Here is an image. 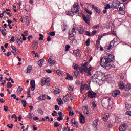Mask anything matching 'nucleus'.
Segmentation results:
<instances>
[{
  "label": "nucleus",
  "mask_w": 131,
  "mask_h": 131,
  "mask_svg": "<svg viewBox=\"0 0 131 131\" xmlns=\"http://www.w3.org/2000/svg\"><path fill=\"white\" fill-rule=\"evenodd\" d=\"M113 61H114V56L111 54H107V56L101 57L100 66L106 69V70H109L112 67L110 63L113 62Z\"/></svg>",
  "instance_id": "f257e3e1"
},
{
  "label": "nucleus",
  "mask_w": 131,
  "mask_h": 131,
  "mask_svg": "<svg viewBox=\"0 0 131 131\" xmlns=\"http://www.w3.org/2000/svg\"><path fill=\"white\" fill-rule=\"evenodd\" d=\"M110 98L108 97L103 98L101 101L103 107L104 108H108V109H112V106L109 104V103H110Z\"/></svg>",
  "instance_id": "f03ea898"
},
{
  "label": "nucleus",
  "mask_w": 131,
  "mask_h": 131,
  "mask_svg": "<svg viewBox=\"0 0 131 131\" xmlns=\"http://www.w3.org/2000/svg\"><path fill=\"white\" fill-rule=\"evenodd\" d=\"M92 80L93 82H98V80H102L101 72H96L94 75L92 76Z\"/></svg>",
  "instance_id": "7ed1b4c3"
},
{
  "label": "nucleus",
  "mask_w": 131,
  "mask_h": 131,
  "mask_svg": "<svg viewBox=\"0 0 131 131\" xmlns=\"http://www.w3.org/2000/svg\"><path fill=\"white\" fill-rule=\"evenodd\" d=\"M79 8L80 7L79 6V5L78 3H74V4L73 5V7L71 8L72 12L73 14H76V13H78L79 12Z\"/></svg>",
  "instance_id": "20e7f679"
},
{
  "label": "nucleus",
  "mask_w": 131,
  "mask_h": 131,
  "mask_svg": "<svg viewBox=\"0 0 131 131\" xmlns=\"http://www.w3.org/2000/svg\"><path fill=\"white\" fill-rule=\"evenodd\" d=\"M41 82L42 86L46 85V83H49V82H51V78L49 77H43L41 79Z\"/></svg>",
  "instance_id": "39448f33"
},
{
  "label": "nucleus",
  "mask_w": 131,
  "mask_h": 131,
  "mask_svg": "<svg viewBox=\"0 0 131 131\" xmlns=\"http://www.w3.org/2000/svg\"><path fill=\"white\" fill-rule=\"evenodd\" d=\"M71 122L74 127L78 128V122L75 119V118H73L71 120Z\"/></svg>",
  "instance_id": "423d86ee"
},
{
  "label": "nucleus",
  "mask_w": 131,
  "mask_h": 131,
  "mask_svg": "<svg viewBox=\"0 0 131 131\" xmlns=\"http://www.w3.org/2000/svg\"><path fill=\"white\" fill-rule=\"evenodd\" d=\"M96 96H97V93L94 92V91H89L88 92L89 98H92L93 99L94 98H96Z\"/></svg>",
  "instance_id": "0eeeda50"
},
{
  "label": "nucleus",
  "mask_w": 131,
  "mask_h": 131,
  "mask_svg": "<svg viewBox=\"0 0 131 131\" xmlns=\"http://www.w3.org/2000/svg\"><path fill=\"white\" fill-rule=\"evenodd\" d=\"M113 47H114V43H113V41H111V42L110 43V45L105 46L104 49L106 51H109L111 50V49H112Z\"/></svg>",
  "instance_id": "6e6552de"
},
{
  "label": "nucleus",
  "mask_w": 131,
  "mask_h": 131,
  "mask_svg": "<svg viewBox=\"0 0 131 131\" xmlns=\"http://www.w3.org/2000/svg\"><path fill=\"white\" fill-rule=\"evenodd\" d=\"M113 47H114V43H113V41H111V42L110 43V45L105 46L104 49L106 51H109L111 50V49H112Z\"/></svg>",
  "instance_id": "1a4fd4ad"
},
{
  "label": "nucleus",
  "mask_w": 131,
  "mask_h": 131,
  "mask_svg": "<svg viewBox=\"0 0 131 131\" xmlns=\"http://www.w3.org/2000/svg\"><path fill=\"white\" fill-rule=\"evenodd\" d=\"M119 94H120V91L118 90H114L112 92L113 97H117V96H119Z\"/></svg>",
  "instance_id": "9d476101"
},
{
  "label": "nucleus",
  "mask_w": 131,
  "mask_h": 131,
  "mask_svg": "<svg viewBox=\"0 0 131 131\" xmlns=\"http://www.w3.org/2000/svg\"><path fill=\"white\" fill-rule=\"evenodd\" d=\"M84 90H86V91H89V90H90V87L87 84L83 85V84L81 83V91H83Z\"/></svg>",
  "instance_id": "9b49d317"
},
{
  "label": "nucleus",
  "mask_w": 131,
  "mask_h": 131,
  "mask_svg": "<svg viewBox=\"0 0 131 131\" xmlns=\"http://www.w3.org/2000/svg\"><path fill=\"white\" fill-rule=\"evenodd\" d=\"M127 128L126 124H122L120 126L119 129L120 131H125Z\"/></svg>",
  "instance_id": "f8f14e48"
},
{
  "label": "nucleus",
  "mask_w": 131,
  "mask_h": 131,
  "mask_svg": "<svg viewBox=\"0 0 131 131\" xmlns=\"http://www.w3.org/2000/svg\"><path fill=\"white\" fill-rule=\"evenodd\" d=\"M99 121H100V120H99V119H96L95 120H94L93 122V126L95 129H97V126H98V123H99Z\"/></svg>",
  "instance_id": "ddd939ff"
},
{
  "label": "nucleus",
  "mask_w": 131,
  "mask_h": 131,
  "mask_svg": "<svg viewBox=\"0 0 131 131\" xmlns=\"http://www.w3.org/2000/svg\"><path fill=\"white\" fill-rule=\"evenodd\" d=\"M80 122L82 124L85 122V117L82 114H80Z\"/></svg>",
  "instance_id": "4468645a"
},
{
  "label": "nucleus",
  "mask_w": 131,
  "mask_h": 131,
  "mask_svg": "<svg viewBox=\"0 0 131 131\" xmlns=\"http://www.w3.org/2000/svg\"><path fill=\"white\" fill-rule=\"evenodd\" d=\"M83 112L85 115L89 116L90 114V112L89 111V108L86 106L83 107Z\"/></svg>",
  "instance_id": "2eb2a0df"
},
{
  "label": "nucleus",
  "mask_w": 131,
  "mask_h": 131,
  "mask_svg": "<svg viewBox=\"0 0 131 131\" xmlns=\"http://www.w3.org/2000/svg\"><path fill=\"white\" fill-rule=\"evenodd\" d=\"M62 100L64 102H69L70 101V96L69 94H67L64 96L62 99Z\"/></svg>",
  "instance_id": "dca6fc26"
},
{
  "label": "nucleus",
  "mask_w": 131,
  "mask_h": 131,
  "mask_svg": "<svg viewBox=\"0 0 131 131\" xmlns=\"http://www.w3.org/2000/svg\"><path fill=\"white\" fill-rule=\"evenodd\" d=\"M0 31L2 32L3 35L4 36H7V33H6L7 30L5 28V27L2 26L1 29H0Z\"/></svg>",
  "instance_id": "f3484780"
},
{
  "label": "nucleus",
  "mask_w": 131,
  "mask_h": 131,
  "mask_svg": "<svg viewBox=\"0 0 131 131\" xmlns=\"http://www.w3.org/2000/svg\"><path fill=\"white\" fill-rule=\"evenodd\" d=\"M31 91H34L35 89V81L33 80L31 81Z\"/></svg>",
  "instance_id": "a211bd4d"
},
{
  "label": "nucleus",
  "mask_w": 131,
  "mask_h": 131,
  "mask_svg": "<svg viewBox=\"0 0 131 131\" xmlns=\"http://www.w3.org/2000/svg\"><path fill=\"white\" fill-rule=\"evenodd\" d=\"M83 20L85 22V23H87V24H90V18L89 17H85V15H83Z\"/></svg>",
  "instance_id": "6ab92c4d"
},
{
  "label": "nucleus",
  "mask_w": 131,
  "mask_h": 131,
  "mask_svg": "<svg viewBox=\"0 0 131 131\" xmlns=\"http://www.w3.org/2000/svg\"><path fill=\"white\" fill-rule=\"evenodd\" d=\"M69 39L71 41L74 40V34H73V33H71L69 35Z\"/></svg>",
  "instance_id": "aec40b11"
},
{
  "label": "nucleus",
  "mask_w": 131,
  "mask_h": 131,
  "mask_svg": "<svg viewBox=\"0 0 131 131\" xmlns=\"http://www.w3.org/2000/svg\"><path fill=\"white\" fill-rule=\"evenodd\" d=\"M46 99H47V96L46 95H43L42 96H40L38 98V100L39 101H42L43 100H46Z\"/></svg>",
  "instance_id": "412c9836"
},
{
  "label": "nucleus",
  "mask_w": 131,
  "mask_h": 131,
  "mask_svg": "<svg viewBox=\"0 0 131 131\" xmlns=\"http://www.w3.org/2000/svg\"><path fill=\"white\" fill-rule=\"evenodd\" d=\"M48 63L50 65H55V64H56V61H55V60H53L52 58H49L48 59Z\"/></svg>",
  "instance_id": "4be33fe9"
},
{
  "label": "nucleus",
  "mask_w": 131,
  "mask_h": 131,
  "mask_svg": "<svg viewBox=\"0 0 131 131\" xmlns=\"http://www.w3.org/2000/svg\"><path fill=\"white\" fill-rule=\"evenodd\" d=\"M32 70V67L31 66H28L27 68L26 73H30Z\"/></svg>",
  "instance_id": "5701e85b"
},
{
  "label": "nucleus",
  "mask_w": 131,
  "mask_h": 131,
  "mask_svg": "<svg viewBox=\"0 0 131 131\" xmlns=\"http://www.w3.org/2000/svg\"><path fill=\"white\" fill-rule=\"evenodd\" d=\"M45 62V59H40L39 61L38 62V64L39 66V67H42V64H43V62Z\"/></svg>",
  "instance_id": "b1692460"
},
{
  "label": "nucleus",
  "mask_w": 131,
  "mask_h": 131,
  "mask_svg": "<svg viewBox=\"0 0 131 131\" xmlns=\"http://www.w3.org/2000/svg\"><path fill=\"white\" fill-rule=\"evenodd\" d=\"M78 30L80 34H82L84 32V29L82 28H79Z\"/></svg>",
  "instance_id": "393cba45"
},
{
  "label": "nucleus",
  "mask_w": 131,
  "mask_h": 131,
  "mask_svg": "<svg viewBox=\"0 0 131 131\" xmlns=\"http://www.w3.org/2000/svg\"><path fill=\"white\" fill-rule=\"evenodd\" d=\"M66 15H67L68 16H73V12H72V10H71V11H66Z\"/></svg>",
  "instance_id": "a878e982"
},
{
  "label": "nucleus",
  "mask_w": 131,
  "mask_h": 131,
  "mask_svg": "<svg viewBox=\"0 0 131 131\" xmlns=\"http://www.w3.org/2000/svg\"><path fill=\"white\" fill-rule=\"evenodd\" d=\"M56 73H57L58 74V75H64L63 71H62L60 70H57L56 71Z\"/></svg>",
  "instance_id": "bb28decb"
},
{
  "label": "nucleus",
  "mask_w": 131,
  "mask_h": 131,
  "mask_svg": "<svg viewBox=\"0 0 131 131\" xmlns=\"http://www.w3.org/2000/svg\"><path fill=\"white\" fill-rule=\"evenodd\" d=\"M108 118H109V114H106L103 117V120L104 121H107L108 120Z\"/></svg>",
  "instance_id": "cd10ccee"
},
{
  "label": "nucleus",
  "mask_w": 131,
  "mask_h": 131,
  "mask_svg": "<svg viewBox=\"0 0 131 131\" xmlns=\"http://www.w3.org/2000/svg\"><path fill=\"white\" fill-rule=\"evenodd\" d=\"M79 70H80L81 73L83 72H85V71H86V69H85V68H83V67H79Z\"/></svg>",
  "instance_id": "c85d7f7f"
},
{
  "label": "nucleus",
  "mask_w": 131,
  "mask_h": 131,
  "mask_svg": "<svg viewBox=\"0 0 131 131\" xmlns=\"http://www.w3.org/2000/svg\"><path fill=\"white\" fill-rule=\"evenodd\" d=\"M26 20V23H27V25H29V17L28 16H26L24 18Z\"/></svg>",
  "instance_id": "c756f323"
},
{
  "label": "nucleus",
  "mask_w": 131,
  "mask_h": 131,
  "mask_svg": "<svg viewBox=\"0 0 131 131\" xmlns=\"http://www.w3.org/2000/svg\"><path fill=\"white\" fill-rule=\"evenodd\" d=\"M57 102L58 103V105H62V104H63L62 98L57 99Z\"/></svg>",
  "instance_id": "7c9ffc66"
},
{
  "label": "nucleus",
  "mask_w": 131,
  "mask_h": 131,
  "mask_svg": "<svg viewBox=\"0 0 131 131\" xmlns=\"http://www.w3.org/2000/svg\"><path fill=\"white\" fill-rule=\"evenodd\" d=\"M88 62H85V63H83L81 64V66H82V67L87 69H88Z\"/></svg>",
  "instance_id": "2f4dec72"
},
{
  "label": "nucleus",
  "mask_w": 131,
  "mask_h": 131,
  "mask_svg": "<svg viewBox=\"0 0 131 131\" xmlns=\"http://www.w3.org/2000/svg\"><path fill=\"white\" fill-rule=\"evenodd\" d=\"M21 103L23 104V107H26V105H27V103L26 102V101L25 100H22Z\"/></svg>",
  "instance_id": "473e14b6"
},
{
  "label": "nucleus",
  "mask_w": 131,
  "mask_h": 131,
  "mask_svg": "<svg viewBox=\"0 0 131 131\" xmlns=\"http://www.w3.org/2000/svg\"><path fill=\"white\" fill-rule=\"evenodd\" d=\"M37 111L38 113H39V114H41V115H43V111H42V110L38 108L37 110Z\"/></svg>",
  "instance_id": "72a5a7b5"
},
{
  "label": "nucleus",
  "mask_w": 131,
  "mask_h": 131,
  "mask_svg": "<svg viewBox=\"0 0 131 131\" xmlns=\"http://www.w3.org/2000/svg\"><path fill=\"white\" fill-rule=\"evenodd\" d=\"M85 11L86 12V13H87L89 15H92V14H93V12L90 11L89 9L86 8L85 9Z\"/></svg>",
  "instance_id": "f704fd0d"
},
{
  "label": "nucleus",
  "mask_w": 131,
  "mask_h": 131,
  "mask_svg": "<svg viewBox=\"0 0 131 131\" xmlns=\"http://www.w3.org/2000/svg\"><path fill=\"white\" fill-rule=\"evenodd\" d=\"M62 131H70V127L67 126V127H63L62 128Z\"/></svg>",
  "instance_id": "c9c22d12"
},
{
  "label": "nucleus",
  "mask_w": 131,
  "mask_h": 131,
  "mask_svg": "<svg viewBox=\"0 0 131 131\" xmlns=\"http://www.w3.org/2000/svg\"><path fill=\"white\" fill-rule=\"evenodd\" d=\"M5 79L6 80H7V81H11V80L12 83H14L15 82L14 81V80L13 79H12V77H9V79H7L6 78H5Z\"/></svg>",
  "instance_id": "e433bc0d"
},
{
  "label": "nucleus",
  "mask_w": 131,
  "mask_h": 131,
  "mask_svg": "<svg viewBox=\"0 0 131 131\" xmlns=\"http://www.w3.org/2000/svg\"><path fill=\"white\" fill-rule=\"evenodd\" d=\"M67 78V79H70V80H73V77L70 75H68Z\"/></svg>",
  "instance_id": "4c0bfd02"
},
{
  "label": "nucleus",
  "mask_w": 131,
  "mask_h": 131,
  "mask_svg": "<svg viewBox=\"0 0 131 131\" xmlns=\"http://www.w3.org/2000/svg\"><path fill=\"white\" fill-rule=\"evenodd\" d=\"M90 42H91V40L90 39V38H88L86 41V46H87V47H89V46H90Z\"/></svg>",
  "instance_id": "58836bf2"
},
{
  "label": "nucleus",
  "mask_w": 131,
  "mask_h": 131,
  "mask_svg": "<svg viewBox=\"0 0 131 131\" xmlns=\"http://www.w3.org/2000/svg\"><path fill=\"white\" fill-rule=\"evenodd\" d=\"M96 13H98V14H100V13H101V9H99L98 7H96L95 9Z\"/></svg>",
  "instance_id": "ea45409f"
},
{
  "label": "nucleus",
  "mask_w": 131,
  "mask_h": 131,
  "mask_svg": "<svg viewBox=\"0 0 131 131\" xmlns=\"http://www.w3.org/2000/svg\"><path fill=\"white\" fill-rule=\"evenodd\" d=\"M85 72L87 73L88 75H89V76H91V75H92V73H91V71H88V68L86 69V71H85Z\"/></svg>",
  "instance_id": "a19ab883"
},
{
  "label": "nucleus",
  "mask_w": 131,
  "mask_h": 131,
  "mask_svg": "<svg viewBox=\"0 0 131 131\" xmlns=\"http://www.w3.org/2000/svg\"><path fill=\"white\" fill-rule=\"evenodd\" d=\"M22 39L17 40V43H18V46H22Z\"/></svg>",
  "instance_id": "79ce46f5"
},
{
  "label": "nucleus",
  "mask_w": 131,
  "mask_h": 131,
  "mask_svg": "<svg viewBox=\"0 0 131 131\" xmlns=\"http://www.w3.org/2000/svg\"><path fill=\"white\" fill-rule=\"evenodd\" d=\"M18 93H22V88L20 86H18V88H17V90Z\"/></svg>",
  "instance_id": "37998d69"
},
{
  "label": "nucleus",
  "mask_w": 131,
  "mask_h": 131,
  "mask_svg": "<svg viewBox=\"0 0 131 131\" xmlns=\"http://www.w3.org/2000/svg\"><path fill=\"white\" fill-rule=\"evenodd\" d=\"M33 45L35 49H37V47H38V43L37 42H34Z\"/></svg>",
  "instance_id": "c03bdc74"
},
{
  "label": "nucleus",
  "mask_w": 131,
  "mask_h": 131,
  "mask_svg": "<svg viewBox=\"0 0 131 131\" xmlns=\"http://www.w3.org/2000/svg\"><path fill=\"white\" fill-rule=\"evenodd\" d=\"M69 49H70V45H68L66 46V52H68V51H69Z\"/></svg>",
  "instance_id": "a18cd8bd"
},
{
  "label": "nucleus",
  "mask_w": 131,
  "mask_h": 131,
  "mask_svg": "<svg viewBox=\"0 0 131 131\" xmlns=\"http://www.w3.org/2000/svg\"><path fill=\"white\" fill-rule=\"evenodd\" d=\"M54 94H55V95H58V94H60V90L59 89L55 90Z\"/></svg>",
  "instance_id": "49530a36"
},
{
  "label": "nucleus",
  "mask_w": 131,
  "mask_h": 131,
  "mask_svg": "<svg viewBox=\"0 0 131 131\" xmlns=\"http://www.w3.org/2000/svg\"><path fill=\"white\" fill-rule=\"evenodd\" d=\"M111 8V6L109 4H106V6L104 7L105 10H108V9H110Z\"/></svg>",
  "instance_id": "de8ad7c7"
},
{
  "label": "nucleus",
  "mask_w": 131,
  "mask_h": 131,
  "mask_svg": "<svg viewBox=\"0 0 131 131\" xmlns=\"http://www.w3.org/2000/svg\"><path fill=\"white\" fill-rule=\"evenodd\" d=\"M54 125V127H58V126H60V124H59V123L57 122H55Z\"/></svg>",
  "instance_id": "09e8293b"
},
{
  "label": "nucleus",
  "mask_w": 131,
  "mask_h": 131,
  "mask_svg": "<svg viewBox=\"0 0 131 131\" xmlns=\"http://www.w3.org/2000/svg\"><path fill=\"white\" fill-rule=\"evenodd\" d=\"M73 68L74 69H75V70H76L77 69H79V67H78V65H77V64H75L74 66H73Z\"/></svg>",
  "instance_id": "8fccbe9b"
},
{
  "label": "nucleus",
  "mask_w": 131,
  "mask_h": 131,
  "mask_svg": "<svg viewBox=\"0 0 131 131\" xmlns=\"http://www.w3.org/2000/svg\"><path fill=\"white\" fill-rule=\"evenodd\" d=\"M68 90L70 91V92H72V91H73V86H69Z\"/></svg>",
  "instance_id": "3c124183"
},
{
  "label": "nucleus",
  "mask_w": 131,
  "mask_h": 131,
  "mask_svg": "<svg viewBox=\"0 0 131 131\" xmlns=\"http://www.w3.org/2000/svg\"><path fill=\"white\" fill-rule=\"evenodd\" d=\"M12 86H13V85H12V83H11V82L7 83V88L8 89L12 88Z\"/></svg>",
  "instance_id": "603ef678"
},
{
  "label": "nucleus",
  "mask_w": 131,
  "mask_h": 131,
  "mask_svg": "<svg viewBox=\"0 0 131 131\" xmlns=\"http://www.w3.org/2000/svg\"><path fill=\"white\" fill-rule=\"evenodd\" d=\"M75 75L76 77L79 75V72L78 71H75L74 72Z\"/></svg>",
  "instance_id": "864d4df0"
},
{
  "label": "nucleus",
  "mask_w": 131,
  "mask_h": 131,
  "mask_svg": "<svg viewBox=\"0 0 131 131\" xmlns=\"http://www.w3.org/2000/svg\"><path fill=\"white\" fill-rule=\"evenodd\" d=\"M40 37L39 38V40H43V35L41 34H39Z\"/></svg>",
  "instance_id": "5fc2aeb1"
},
{
  "label": "nucleus",
  "mask_w": 131,
  "mask_h": 131,
  "mask_svg": "<svg viewBox=\"0 0 131 131\" xmlns=\"http://www.w3.org/2000/svg\"><path fill=\"white\" fill-rule=\"evenodd\" d=\"M130 105H129V104H125V109H126V110H128V109H130Z\"/></svg>",
  "instance_id": "6e6d98bb"
},
{
  "label": "nucleus",
  "mask_w": 131,
  "mask_h": 131,
  "mask_svg": "<svg viewBox=\"0 0 131 131\" xmlns=\"http://www.w3.org/2000/svg\"><path fill=\"white\" fill-rule=\"evenodd\" d=\"M10 42H15V37L12 36L11 39L10 40Z\"/></svg>",
  "instance_id": "4d7b16f0"
},
{
  "label": "nucleus",
  "mask_w": 131,
  "mask_h": 131,
  "mask_svg": "<svg viewBox=\"0 0 131 131\" xmlns=\"http://www.w3.org/2000/svg\"><path fill=\"white\" fill-rule=\"evenodd\" d=\"M21 35H25L26 36H28V31H25V32H24V34H23Z\"/></svg>",
  "instance_id": "13d9d810"
},
{
  "label": "nucleus",
  "mask_w": 131,
  "mask_h": 131,
  "mask_svg": "<svg viewBox=\"0 0 131 131\" xmlns=\"http://www.w3.org/2000/svg\"><path fill=\"white\" fill-rule=\"evenodd\" d=\"M69 116H73V115H74V113L72 111H70L69 112Z\"/></svg>",
  "instance_id": "bf43d9fd"
},
{
  "label": "nucleus",
  "mask_w": 131,
  "mask_h": 131,
  "mask_svg": "<svg viewBox=\"0 0 131 131\" xmlns=\"http://www.w3.org/2000/svg\"><path fill=\"white\" fill-rule=\"evenodd\" d=\"M126 115H129L131 116V111H128L125 113Z\"/></svg>",
  "instance_id": "052dcab7"
},
{
  "label": "nucleus",
  "mask_w": 131,
  "mask_h": 131,
  "mask_svg": "<svg viewBox=\"0 0 131 131\" xmlns=\"http://www.w3.org/2000/svg\"><path fill=\"white\" fill-rule=\"evenodd\" d=\"M57 120H58V121H61V120H63V117L59 116L57 118Z\"/></svg>",
  "instance_id": "680f3d73"
},
{
  "label": "nucleus",
  "mask_w": 131,
  "mask_h": 131,
  "mask_svg": "<svg viewBox=\"0 0 131 131\" xmlns=\"http://www.w3.org/2000/svg\"><path fill=\"white\" fill-rule=\"evenodd\" d=\"M119 89L120 90H123L124 89V85L121 84H119Z\"/></svg>",
  "instance_id": "e2e57ef3"
},
{
  "label": "nucleus",
  "mask_w": 131,
  "mask_h": 131,
  "mask_svg": "<svg viewBox=\"0 0 131 131\" xmlns=\"http://www.w3.org/2000/svg\"><path fill=\"white\" fill-rule=\"evenodd\" d=\"M50 35L51 36H55V35H56V33L55 32H52L50 33Z\"/></svg>",
  "instance_id": "0e129e2a"
},
{
  "label": "nucleus",
  "mask_w": 131,
  "mask_h": 131,
  "mask_svg": "<svg viewBox=\"0 0 131 131\" xmlns=\"http://www.w3.org/2000/svg\"><path fill=\"white\" fill-rule=\"evenodd\" d=\"M11 126H10V125L8 124L7 126L9 127V128H10L11 129H13V126H14V125H13L12 124H10Z\"/></svg>",
  "instance_id": "69168bd1"
},
{
  "label": "nucleus",
  "mask_w": 131,
  "mask_h": 131,
  "mask_svg": "<svg viewBox=\"0 0 131 131\" xmlns=\"http://www.w3.org/2000/svg\"><path fill=\"white\" fill-rule=\"evenodd\" d=\"M85 34L86 35H88V36H92L91 33L89 31H86Z\"/></svg>",
  "instance_id": "338daca9"
},
{
  "label": "nucleus",
  "mask_w": 131,
  "mask_h": 131,
  "mask_svg": "<svg viewBox=\"0 0 131 131\" xmlns=\"http://www.w3.org/2000/svg\"><path fill=\"white\" fill-rule=\"evenodd\" d=\"M96 46L97 47H99V46H100V40H96Z\"/></svg>",
  "instance_id": "774afa93"
}]
</instances>
